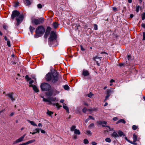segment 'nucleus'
I'll return each mask as SVG.
<instances>
[{"label": "nucleus", "mask_w": 145, "mask_h": 145, "mask_svg": "<svg viewBox=\"0 0 145 145\" xmlns=\"http://www.w3.org/2000/svg\"><path fill=\"white\" fill-rule=\"evenodd\" d=\"M94 124L93 123H91L89 126V127L90 128H92L94 126Z\"/></svg>", "instance_id": "obj_33"}, {"label": "nucleus", "mask_w": 145, "mask_h": 145, "mask_svg": "<svg viewBox=\"0 0 145 145\" xmlns=\"http://www.w3.org/2000/svg\"><path fill=\"white\" fill-rule=\"evenodd\" d=\"M91 133V131H86V134L88 135H90Z\"/></svg>", "instance_id": "obj_48"}, {"label": "nucleus", "mask_w": 145, "mask_h": 145, "mask_svg": "<svg viewBox=\"0 0 145 145\" xmlns=\"http://www.w3.org/2000/svg\"><path fill=\"white\" fill-rule=\"evenodd\" d=\"M31 86L32 87L34 90L36 92H38L39 91L37 87L35 85H31Z\"/></svg>", "instance_id": "obj_17"}, {"label": "nucleus", "mask_w": 145, "mask_h": 145, "mask_svg": "<svg viewBox=\"0 0 145 145\" xmlns=\"http://www.w3.org/2000/svg\"><path fill=\"white\" fill-rule=\"evenodd\" d=\"M110 95L109 94H107V95L106 96L105 99V101L110 97Z\"/></svg>", "instance_id": "obj_41"}, {"label": "nucleus", "mask_w": 145, "mask_h": 145, "mask_svg": "<svg viewBox=\"0 0 145 145\" xmlns=\"http://www.w3.org/2000/svg\"><path fill=\"white\" fill-rule=\"evenodd\" d=\"M143 40H145V32H144L143 33Z\"/></svg>", "instance_id": "obj_45"}, {"label": "nucleus", "mask_w": 145, "mask_h": 145, "mask_svg": "<svg viewBox=\"0 0 145 145\" xmlns=\"http://www.w3.org/2000/svg\"><path fill=\"white\" fill-rule=\"evenodd\" d=\"M41 89L42 91H48L51 89L50 85L46 83H42L40 86Z\"/></svg>", "instance_id": "obj_3"}, {"label": "nucleus", "mask_w": 145, "mask_h": 145, "mask_svg": "<svg viewBox=\"0 0 145 145\" xmlns=\"http://www.w3.org/2000/svg\"><path fill=\"white\" fill-rule=\"evenodd\" d=\"M83 104L84 105H86V106H88V104L87 103H85V102L83 103Z\"/></svg>", "instance_id": "obj_63"}, {"label": "nucleus", "mask_w": 145, "mask_h": 145, "mask_svg": "<svg viewBox=\"0 0 145 145\" xmlns=\"http://www.w3.org/2000/svg\"><path fill=\"white\" fill-rule=\"evenodd\" d=\"M114 92L113 89L110 88L109 89H108L107 91V94L110 95L111 93H112Z\"/></svg>", "instance_id": "obj_14"}, {"label": "nucleus", "mask_w": 145, "mask_h": 145, "mask_svg": "<svg viewBox=\"0 0 145 145\" xmlns=\"http://www.w3.org/2000/svg\"><path fill=\"white\" fill-rule=\"evenodd\" d=\"M141 26L145 28V24H142L141 25Z\"/></svg>", "instance_id": "obj_59"}, {"label": "nucleus", "mask_w": 145, "mask_h": 145, "mask_svg": "<svg viewBox=\"0 0 145 145\" xmlns=\"http://www.w3.org/2000/svg\"><path fill=\"white\" fill-rule=\"evenodd\" d=\"M20 13L17 10H14L13 11L11 16L12 19H14L15 17L18 18L19 16Z\"/></svg>", "instance_id": "obj_9"}, {"label": "nucleus", "mask_w": 145, "mask_h": 145, "mask_svg": "<svg viewBox=\"0 0 145 145\" xmlns=\"http://www.w3.org/2000/svg\"><path fill=\"white\" fill-rule=\"evenodd\" d=\"M130 17L132 18L133 17V15L132 14H131L130 16Z\"/></svg>", "instance_id": "obj_64"}, {"label": "nucleus", "mask_w": 145, "mask_h": 145, "mask_svg": "<svg viewBox=\"0 0 145 145\" xmlns=\"http://www.w3.org/2000/svg\"><path fill=\"white\" fill-rule=\"evenodd\" d=\"M46 79L47 81L51 80L53 82L55 83L58 80V75L56 72H49L46 75Z\"/></svg>", "instance_id": "obj_2"}, {"label": "nucleus", "mask_w": 145, "mask_h": 145, "mask_svg": "<svg viewBox=\"0 0 145 145\" xmlns=\"http://www.w3.org/2000/svg\"><path fill=\"white\" fill-rule=\"evenodd\" d=\"M35 130L36 131L35 132H36L37 133H39L40 129H39V128H37L35 129Z\"/></svg>", "instance_id": "obj_35"}, {"label": "nucleus", "mask_w": 145, "mask_h": 145, "mask_svg": "<svg viewBox=\"0 0 145 145\" xmlns=\"http://www.w3.org/2000/svg\"><path fill=\"white\" fill-rule=\"evenodd\" d=\"M53 26L54 28H56L58 27V25L56 22H55L53 23Z\"/></svg>", "instance_id": "obj_23"}, {"label": "nucleus", "mask_w": 145, "mask_h": 145, "mask_svg": "<svg viewBox=\"0 0 145 145\" xmlns=\"http://www.w3.org/2000/svg\"><path fill=\"white\" fill-rule=\"evenodd\" d=\"M127 58L129 60L131 58V56L130 55H128L127 56Z\"/></svg>", "instance_id": "obj_52"}, {"label": "nucleus", "mask_w": 145, "mask_h": 145, "mask_svg": "<svg viewBox=\"0 0 145 145\" xmlns=\"http://www.w3.org/2000/svg\"><path fill=\"white\" fill-rule=\"evenodd\" d=\"M47 114L48 115L50 116H51L52 115V114H53V112L51 111H50L48 110V111L47 112Z\"/></svg>", "instance_id": "obj_31"}, {"label": "nucleus", "mask_w": 145, "mask_h": 145, "mask_svg": "<svg viewBox=\"0 0 145 145\" xmlns=\"http://www.w3.org/2000/svg\"><path fill=\"white\" fill-rule=\"evenodd\" d=\"M45 31V29L44 27L42 25L38 27L36 29V32L38 34H43Z\"/></svg>", "instance_id": "obj_5"}, {"label": "nucleus", "mask_w": 145, "mask_h": 145, "mask_svg": "<svg viewBox=\"0 0 145 145\" xmlns=\"http://www.w3.org/2000/svg\"><path fill=\"white\" fill-rule=\"evenodd\" d=\"M133 141L132 142L131 144H133L134 145H137V144L136 143V142L137 141H138L139 140V138H137V136L135 134H133Z\"/></svg>", "instance_id": "obj_10"}, {"label": "nucleus", "mask_w": 145, "mask_h": 145, "mask_svg": "<svg viewBox=\"0 0 145 145\" xmlns=\"http://www.w3.org/2000/svg\"><path fill=\"white\" fill-rule=\"evenodd\" d=\"M64 102V100L63 99H61L60 101V102L61 103H63V102Z\"/></svg>", "instance_id": "obj_60"}, {"label": "nucleus", "mask_w": 145, "mask_h": 145, "mask_svg": "<svg viewBox=\"0 0 145 145\" xmlns=\"http://www.w3.org/2000/svg\"><path fill=\"white\" fill-rule=\"evenodd\" d=\"M24 3L26 5H28L31 4L30 0H24Z\"/></svg>", "instance_id": "obj_18"}, {"label": "nucleus", "mask_w": 145, "mask_h": 145, "mask_svg": "<svg viewBox=\"0 0 145 145\" xmlns=\"http://www.w3.org/2000/svg\"><path fill=\"white\" fill-rule=\"evenodd\" d=\"M103 124L106 125L107 124V122L105 121H103Z\"/></svg>", "instance_id": "obj_62"}, {"label": "nucleus", "mask_w": 145, "mask_h": 145, "mask_svg": "<svg viewBox=\"0 0 145 145\" xmlns=\"http://www.w3.org/2000/svg\"><path fill=\"white\" fill-rule=\"evenodd\" d=\"M91 143L93 145H96L97 144V143L95 142H92Z\"/></svg>", "instance_id": "obj_51"}, {"label": "nucleus", "mask_w": 145, "mask_h": 145, "mask_svg": "<svg viewBox=\"0 0 145 145\" xmlns=\"http://www.w3.org/2000/svg\"><path fill=\"white\" fill-rule=\"evenodd\" d=\"M3 27L4 29L7 30L8 28V27L6 25H4L3 26Z\"/></svg>", "instance_id": "obj_49"}, {"label": "nucleus", "mask_w": 145, "mask_h": 145, "mask_svg": "<svg viewBox=\"0 0 145 145\" xmlns=\"http://www.w3.org/2000/svg\"><path fill=\"white\" fill-rule=\"evenodd\" d=\"M76 128V127L75 125H72V126L70 129V130L71 131H74L75 129V128Z\"/></svg>", "instance_id": "obj_24"}, {"label": "nucleus", "mask_w": 145, "mask_h": 145, "mask_svg": "<svg viewBox=\"0 0 145 145\" xmlns=\"http://www.w3.org/2000/svg\"><path fill=\"white\" fill-rule=\"evenodd\" d=\"M51 28L50 27H48L44 35V37L47 38L49 35L50 31L51 30Z\"/></svg>", "instance_id": "obj_11"}, {"label": "nucleus", "mask_w": 145, "mask_h": 145, "mask_svg": "<svg viewBox=\"0 0 145 145\" xmlns=\"http://www.w3.org/2000/svg\"><path fill=\"white\" fill-rule=\"evenodd\" d=\"M28 121L32 125L37 127V125L35 123V122L33 121H31L29 120H28Z\"/></svg>", "instance_id": "obj_19"}, {"label": "nucleus", "mask_w": 145, "mask_h": 145, "mask_svg": "<svg viewBox=\"0 0 145 145\" xmlns=\"http://www.w3.org/2000/svg\"><path fill=\"white\" fill-rule=\"evenodd\" d=\"M120 123H125L126 122L124 120L122 119L119 120L117 122H116V123L118 124Z\"/></svg>", "instance_id": "obj_20"}, {"label": "nucleus", "mask_w": 145, "mask_h": 145, "mask_svg": "<svg viewBox=\"0 0 145 145\" xmlns=\"http://www.w3.org/2000/svg\"><path fill=\"white\" fill-rule=\"evenodd\" d=\"M40 131L42 133L44 134L46 133L45 131L42 129H40Z\"/></svg>", "instance_id": "obj_42"}, {"label": "nucleus", "mask_w": 145, "mask_h": 145, "mask_svg": "<svg viewBox=\"0 0 145 145\" xmlns=\"http://www.w3.org/2000/svg\"><path fill=\"white\" fill-rule=\"evenodd\" d=\"M38 126L39 127H42V125L41 123H39L38 125Z\"/></svg>", "instance_id": "obj_56"}, {"label": "nucleus", "mask_w": 145, "mask_h": 145, "mask_svg": "<svg viewBox=\"0 0 145 145\" xmlns=\"http://www.w3.org/2000/svg\"><path fill=\"white\" fill-rule=\"evenodd\" d=\"M64 88L66 90H68L69 87L68 85H65L64 86Z\"/></svg>", "instance_id": "obj_32"}, {"label": "nucleus", "mask_w": 145, "mask_h": 145, "mask_svg": "<svg viewBox=\"0 0 145 145\" xmlns=\"http://www.w3.org/2000/svg\"><path fill=\"white\" fill-rule=\"evenodd\" d=\"M105 141L107 142L110 143L111 141V139L109 138H105Z\"/></svg>", "instance_id": "obj_25"}, {"label": "nucleus", "mask_w": 145, "mask_h": 145, "mask_svg": "<svg viewBox=\"0 0 145 145\" xmlns=\"http://www.w3.org/2000/svg\"><path fill=\"white\" fill-rule=\"evenodd\" d=\"M94 29L95 30H97L98 29L97 25L96 24L94 25Z\"/></svg>", "instance_id": "obj_34"}, {"label": "nucleus", "mask_w": 145, "mask_h": 145, "mask_svg": "<svg viewBox=\"0 0 145 145\" xmlns=\"http://www.w3.org/2000/svg\"><path fill=\"white\" fill-rule=\"evenodd\" d=\"M112 136L114 138H116L118 137V135L117 133L115 132H114L112 134Z\"/></svg>", "instance_id": "obj_21"}, {"label": "nucleus", "mask_w": 145, "mask_h": 145, "mask_svg": "<svg viewBox=\"0 0 145 145\" xmlns=\"http://www.w3.org/2000/svg\"><path fill=\"white\" fill-rule=\"evenodd\" d=\"M101 58H102V57H99L98 56H96L95 57L94 59L95 61H96L97 63V64L99 65V62H100L101 60Z\"/></svg>", "instance_id": "obj_12"}, {"label": "nucleus", "mask_w": 145, "mask_h": 145, "mask_svg": "<svg viewBox=\"0 0 145 145\" xmlns=\"http://www.w3.org/2000/svg\"><path fill=\"white\" fill-rule=\"evenodd\" d=\"M63 108L65 109L68 113H69V109L68 107L66 106V105L63 103Z\"/></svg>", "instance_id": "obj_16"}, {"label": "nucleus", "mask_w": 145, "mask_h": 145, "mask_svg": "<svg viewBox=\"0 0 145 145\" xmlns=\"http://www.w3.org/2000/svg\"><path fill=\"white\" fill-rule=\"evenodd\" d=\"M113 120L114 121H116L118 120V118L117 117H114L113 118Z\"/></svg>", "instance_id": "obj_55"}, {"label": "nucleus", "mask_w": 145, "mask_h": 145, "mask_svg": "<svg viewBox=\"0 0 145 145\" xmlns=\"http://www.w3.org/2000/svg\"><path fill=\"white\" fill-rule=\"evenodd\" d=\"M37 7L38 8H42V5L41 4H39L37 5Z\"/></svg>", "instance_id": "obj_39"}, {"label": "nucleus", "mask_w": 145, "mask_h": 145, "mask_svg": "<svg viewBox=\"0 0 145 145\" xmlns=\"http://www.w3.org/2000/svg\"><path fill=\"white\" fill-rule=\"evenodd\" d=\"M25 78L27 80H30V78L29 77L28 75H26L25 77Z\"/></svg>", "instance_id": "obj_47"}, {"label": "nucleus", "mask_w": 145, "mask_h": 145, "mask_svg": "<svg viewBox=\"0 0 145 145\" xmlns=\"http://www.w3.org/2000/svg\"><path fill=\"white\" fill-rule=\"evenodd\" d=\"M42 97L43 98V101L44 102H48V104L49 105H52L54 106L56 105L58 109L61 107V106L59 105L58 103H56V102H57L58 101L56 99V98L51 97L46 99L44 98V97Z\"/></svg>", "instance_id": "obj_1"}, {"label": "nucleus", "mask_w": 145, "mask_h": 145, "mask_svg": "<svg viewBox=\"0 0 145 145\" xmlns=\"http://www.w3.org/2000/svg\"><path fill=\"white\" fill-rule=\"evenodd\" d=\"M115 82V80L113 79H112L110 80V83H112L114 82Z\"/></svg>", "instance_id": "obj_61"}, {"label": "nucleus", "mask_w": 145, "mask_h": 145, "mask_svg": "<svg viewBox=\"0 0 145 145\" xmlns=\"http://www.w3.org/2000/svg\"><path fill=\"white\" fill-rule=\"evenodd\" d=\"M138 128V127L136 125H133L132 126V129L134 130H136Z\"/></svg>", "instance_id": "obj_30"}, {"label": "nucleus", "mask_w": 145, "mask_h": 145, "mask_svg": "<svg viewBox=\"0 0 145 145\" xmlns=\"http://www.w3.org/2000/svg\"><path fill=\"white\" fill-rule=\"evenodd\" d=\"M86 110L87 109L86 108H84L82 109V111L84 113L86 112Z\"/></svg>", "instance_id": "obj_50"}, {"label": "nucleus", "mask_w": 145, "mask_h": 145, "mask_svg": "<svg viewBox=\"0 0 145 145\" xmlns=\"http://www.w3.org/2000/svg\"><path fill=\"white\" fill-rule=\"evenodd\" d=\"M102 126L103 127H107L108 128V129L110 131H112V130H113V128H110L109 126H105V125H102Z\"/></svg>", "instance_id": "obj_29"}, {"label": "nucleus", "mask_w": 145, "mask_h": 145, "mask_svg": "<svg viewBox=\"0 0 145 145\" xmlns=\"http://www.w3.org/2000/svg\"><path fill=\"white\" fill-rule=\"evenodd\" d=\"M142 20H145V13H144L142 14Z\"/></svg>", "instance_id": "obj_37"}, {"label": "nucleus", "mask_w": 145, "mask_h": 145, "mask_svg": "<svg viewBox=\"0 0 145 145\" xmlns=\"http://www.w3.org/2000/svg\"><path fill=\"white\" fill-rule=\"evenodd\" d=\"M81 48V50L83 51H84L85 50V49H84L83 47L82 46H80Z\"/></svg>", "instance_id": "obj_53"}, {"label": "nucleus", "mask_w": 145, "mask_h": 145, "mask_svg": "<svg viewBox=\"0 0 145 145\" xmlns=\"http://www.w3.org/2000/svg\"><path fill=\"white\" fill-rule=\"evenodd\" d=\"M7 96H8L9 98H10L12 101L15 100V99L13 97L12 95V93H9L7 94Z\"/></svg>", "instance_id": "obj_13"}, {"label": "nucleus", "mask_w": 145, "mask_h": 145, "mask_svg": "<svg viewBox=\"0 0 145 145\" xmlns=\"http://www.w3.org/2000/svg\"><path fill=\"white\" fill-rule=\"evenodd\" d=\"M140 8H141V7H140V6H136V11L137 12H138L139 11V10Z\"/></svg>", "instance_id": "obj_27"}, {"label": "nucleus", "mask_w": 145, "mask_h": 145, "mask_svg": "<svg viewBox=\"0 0 145 145\" xmlns=\"http://www.w3.org/2000/svg\"><path fill=\"white\" fill-rule=\"evenodd\" d=\"M29 29L31 32H32V31H33L35 29L31 26H30L29 27Z\"/></svg>", "instance_id": "obj_38"}, {"label": "nucleus", "mask_w": 145, "mask_h": 145, "mask_svg": "<svg viewBox=\"0 0 145 145\" xmlns=\"http://www.w3.org/2000/svg\"><path fill=\"white\" fill-rule=\"evenodd\" d=\"M88 118L89 120L92 119L93 120H94V118L92 116H89Z\"/></svg>", "instance_id": "obj_44"}, {"label": "nucleus", "mask_w": 145, "mask_h": 145, "mask_svg": "<svg viewBox=\"0 0 145 145\" xmlns=\"http://www.w3.org/2000/svg\"><path fill=\"white\" fill-rule=\"evenodd\" d=\"M77 138V137L76 135H74L73 136V139H76Z\"/></svg>", "instance_id": "obj_58"}, {"label": "nucleus", "mask_w": 145, "mask_h": 145, "mask_svg": "<svg viewBox=\"0 0 145 145\" xmlns=\"http://www.w3.org/2000/svg\"><path fill=\"white\" fill-rule=\"evenodd\" d=\"M113 10L114 11H117V8L115 7H113L112 8Z\"/></svg>", "instance_id": "obj_46"}, {"label": "nucleus", "mask_w": 145, "mask_h": 145, "mask_svg": "<svg viewBox=\"0 0 145 145\" xmlns=\"http://www.w3.org/2000/svg\"><path fill=\"white\" fill-rule=\"evenodd\" d=\"M103 121H100L98 122V123L100 125H102V124H103Z\"/></svg>", "instance_id": "obj_57"}, {"label": "nucleus", "mask_w": 145, "mask_h": 145, "mask_svg": "<svg viewBox=\"0 0 145 145\" xmlns=\"http://www.w3.org/2000/svg\"><path fill=\"white\" fill-rule=\"evenodd\" d=\"M125 139L126 140H127L128 142H129V143H130L131 144V143H132V141L129 140L127 137H126L125 138Z\"/></svg>", "instance_id": "obj_43"}, {"label": "nucleus", "mask_w": 145, "mask_h": 145, "mask_svg": "<svg viewBox=\"0 0 145 145\" xmlns=\"http://www.w3.org/2000/svg\"><path fill=\"white\" fill-rule=\"evenodd\" d=\"M118 133L119 136L120 137L121 136L123 135V132L120 131H119L118 132Z\"/></svg>", "instance_id": "obj_26"}, {"label": "nucleus", "mask_w": 145, "mask_h": 145, "mask_svg": "<svg viewBox=\"0 0 145 145\" xmlns=\"http://www.w3.org/2000/svg\"><path fill=\"white\" fill-rule=\"evenodd\" d=\"M93 95V94L91 93H90L88 95V97L90 98H91Z\"/></svg>", "instance_id": "obj_36"}, {"label": "nucleus", "mask_w": 145, "mask_h": 145, "mask_svg": "<svg viewBox=\"0 0 145 145\" xmlns=\"http://www.w3.org/2000/svg\"><path fill=\"white\" fill-rule=\"evenodd\" d=\"M44 19L43 17L39 18L38 19H33L32 20V22L36 25L40 24L42 23Z\"/></svg>", "instance_id": "obj_4"}, {"label": "nucleus", "mask_w": 145, "mask_h": 145, "mask_svg": "<svg viewBox=\"0 0 145 145\" xmlns=\"http://www.w3.org/2000/svg\"><path fill=\"white\" fill-rule=\"evenodd\" d=\"M74 133L75 134L78 135H79L80 134V132L79 131V130L77 129H75L74 130Z\"/></svg>", "instance_id": "obj_22"}, {"label": "nucleus", "mask_w": 145, "mask_h": 145, "mask_svg": "<svg viewBox=\"0 0 145 145\" xmlns=\"http://www.w3.org/2000/svg\"><path fill=\"white\" fill-rule=\"evenodd\" d=\"M82 74L84 76H86L89 75V72L87 70H84L83 71Z\"/></svg>", "instance_id": "obj_15"}, {"label": "nucleus", "mask_w": 145, "mask_h": 145, "mask_svg": "<svg viewBox=\"0 0 145 145\" xmlns=\"http://www.w3.org/2000/svg\"><path fill=\"white\" fill-rule=\"evenodd\" d=\"M56 37V32L54 31L51 32L49 39L50 41H52L55 39Z\"/></svg>", "instance_id": "obj_6"}, {"label": "nucleus", "mask_w": 145, "mask_h": 145, "mask_svg": "<svg viewBox=\"0 0 145 145\" xmlns=\"http://www.w3.org/2000/svg\"><path fill=\"white\" fill-rule=\"evenodd\" d=\"M24 18V15L23 14L19 16L18 17L16 18L17 24L18 25L22 21Z\"/></svg>", "instance_id": "obj_8"}, {"label": "nucleus", "mask_w": 145, "mask_h": 145, "mask_svg": "<svg viewBox=\"0 0 145 145\" xmlns=\"http://www.w3.org/2000/svg\"><path fill=\"white\" fill-rule=\"evenodd\" d=\"M33 82V80H31L29 82V84H30V86H31V85H32V83Z\"/></svg>", "instance_id": "obj_54"}, {"label": "nucleus", "mask_w": 145, "mask_h": 145, "mask_svg": "<svg viewBox=\"0 0 145 145\" xmlns=\"http://www.w3.org/2000/svg\"><path fill=\"white\" fill-rule=\"evenodd\" d=\"M25 135L26 134H25L22 135V137H21L20 138L17 139L13 142V144H14L23 141Z\"/></svg>", "instance_id": "obj_7"}, {"label": "nucleus", "mask_w": 145, "mask_h": 145, "mask_svg": "<svg viewBox=\"0 0 145 145\" xmlns=\"http://www.w3.org/2000/svg\"><path fill=\"white\" fill-rule=\"evenodd\" d=\"M84 143L85 144H86L89 143V141L87 139H85L84 140Z\"/></svg>", "instance_id": "obj_28"}, {"label": "nucleus", "mask_w": 145, "mask_h": 145, "mask_svg": "<svg viewBox=\"0 0 145 145\" xmlns=\"http://www.w3.org/2000/svg\"><path fill=\"white\" fill-rule=\"evenodd\" d=\"M7 44L9 47L11 45H10V42L9 40H8L7 41Z\"/></svg>", "instance_id": "obj_40"}]
</instances>
